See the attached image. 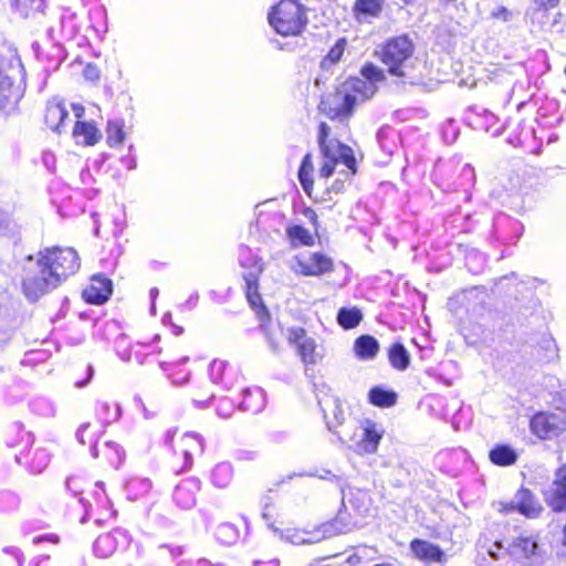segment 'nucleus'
I'll return each mask as SVG.
<instances>
[{
    "label": "nucleus",
    "mask_w": 566,
    "mask_h": 566,
    "mask_svg": "<svg viewBox=\"0 0 566 566\" xmlns=\"http://www.w3.org/2000/svg\"><path fill=\"white\" fill-rule=\"evenodd\" d=\"M93 374H94V368L93 366L88 365L87 366V379L84 380V381H77L75 385L76 387H84L86 386V384L91 380V378L93 377Z\"/></svg>",
    "instance_id": "61"
},
{
    "label": "nucleus",
    "mask_w": 566,
    "mask_h": 566,
    "mask_svg": "<svg viewBox=\"0 0 566 566\" xmlns=\"http://www.w3.org/2000/svg\"><path fill=\"white\" fill-rule=\"evenodd\" d=\"M292 272L303 276H322L334 270V261L322 252L303 251L289 261Z\"/></svg>",
    "instance_id": "8"
},
{
    "label": "nucleus",
    "mask_w": 566,
    "mask_h": 566,
    "mask_svg": "<svg viewBox=\"0 0 566 566\" xmlns=\"http://www.w3.org/2000/svg\"><path fill=\"white\" fill-rule=\"evenodd\" d=\"M168 378L171 380L174 386H182L189 380V373H185L184 375H170L168 374Z\"/></svg>",
    "instance_id": "52"
},
{
    "label": "nucleus",
    "mask_w": 566,
    "mask_h": 566,
    "mask_svg": "<svg viewBox=\"0 0 566 566\" xmlns=\"http://www.w3.org/2000/svg\"><path fill=\"white\" fill-rule=\"evenodd\" d=\"M51 455L45 449H36L33 451L29 462V470L33 474H40L49 465Z\"/></svg>",
    "instance_id": "40"
},
{
    "label": "nucleus",
    "mask_w": 566,
    "mask_h": 566,
    "mask_svg": "<svg viewBox=\"0 0 566 566\" xmlns=\"http://www.w3.org/2000/svg\"><path fill=\"white\" fill-rule=\"evenodd\" d=\"M80 258L72 248L52 247L38 253L35 266L28 269L22 291L30 302H35L56 289L80 269Z\"/></svg>",
    "instance_id": "1"
},
{
    "label": "nucleus",
    "mask_w": 566,
    "mask_h": 566,
    "mask_svg": "<svg viewBox=\"0 0 566 566\" xmlns=\"http://www.w3.org/2000/svg\"><path fill=\"white\" fill-rule=\"evenodd\" d=\"M43 164L46 166L48 169L54 170L55 165V157L52 154L45 153L43 155Z\"/></svg>",
    "instance_id": "56"
},
{
    "label": "nucleus",
    "mask_w": 566,
    "mask_h": 566,
    "mask_svg": "<svg viewBox=\"0 0 566 566\" xmlns=\"http://www.w3.org/2000/svg\"><path fill=\"white\" fill-rule=\"evenodd\" d=\"M346 48V40L339 39L331 48L326 56L321 62V70L323 72H329V70L340 60Z\"/></svg>",
    "instance_id": "37"
},
{
    "label": "nucleus",
    "mask_w": 566,
    "mask_h": 566,
    "mask_svg": "<svg viewBox=\"0 0 566 566\" xmlns=\"http://www.w3.org/2000/svg\"><path fill=\"white\" fill-rule=\"evenodd\" d=\"M235 409L232 400L229 398H221L217 405V413L221 418H229Z\"/></svg>",
    "instance_id": "48"
},
{
    "label": "nucleus",
    "mask_w": 566,
    "mask_h": 566,
    "mask_svg": "<svg viewBox=\"0 0 566 566\" xmlns=\"http://www.w3.org/2000/svg\"><path fill=\"white\" fill-rule=\"evenodd\" d=\"M103 453L106 460L109 462V464L115 468H118V465L123 462L125 457L123 448L112 441L105 442Z\"/></svg>",
    "instance_id": "42"
},
{
    "label": "nucleus",
    "mask_w": 566,
    "mask_h": 566,
    "mask_svg": "<svg viewBox=\"0 0 566 566\" xmlns=\"http://www.w3.org/2000/svg\"><path fill=\"white\" fill-rule=\"evenodd\" d=\"M2 552L4 554L11 555L12 557H15L22 551L15 546H6L2 548Z\"/></svg>",
    "instance_id": "62"
},
{
    "label": "nucleus",
    "mask_w": 566,
    "mask_h": 566,
    "mask_svg": "<svg viewBox=\"0 0 566 566\" xmlns=\"http://www.w3.org/2000/svg\"><path fill=\"white\" fill-rule=\"evenodd\" d=\"M313 169L312 157L310 154H306L298 168V180L303 190L310 197L314 188Z\"/></svg>",
    "instance_id": "32"
},
{
    "label": "nucleus",
    "mask_w": 566,
    "mask_h": 566,
    "mask_svg": "<svg viewBox=\"0 0 566 566\" xmlns=\"http://www.w3.org/2000/svg\"><path fill=\"white\" fill-rule=\"evenodd\" d=\"M132 126L120 116L108 118L106 125L107 142H124L130 136Z\"/></svg>",
    "instance_id": "27"
},
{
    "label": "nucleus",
    "mask_w": 566,
    "mask_h": 566,
    "mask_svg": "<svg viewBox=\"0 0 566 566\" xmlns=\"http://www.w3.org/2000/svg\"><path fill=\"white\" fill-rule=\"evenodd\" d=\"M388 359L390 365L400 371L406 370L410 364L409 353L401 343H395L390 346Z\"/></svg>",
    "instance_id": "30"
},
{
    "label": "nucleus",
    "mask_w": 566,
    "mask_h": 566,
    "mask_svg": "<svg viewBox=\"0 0 566 566\" xmlns=\"http://www.w3.org/2000/svg\"><path fill=\"white\" fill-rule=\"evenodd\" d=\"M59 541H60V538L55 534H45V535L36 536L33 538L34 544H39L42 542H50L52 544H57Z\"/></svg>",
    "instance_id": "53"
},
{
    "label": "nucleus",
    "mask_w": 566,
    "mask_h": 566,
    "mask_svg": "<svg viewBox=\"0 0 566 566\" xmlns=\"http://www.w3.org/2000/svg\"><path fill=\"white\" fill-rule=\"evenodd\" d=\"M111 294L112 281L102 275H95L90 286L84 290L83 297L87 303L99 305L105 303Z\"/></svg>",
    "instance_id": "18"
},
{
    "label": "nucleus",
    "mask_w": 566,
    "mask_h": 566,
    "mask_svg": "<svg viewBox=\"0 0 566 566\" xmlns=\"http://www.w3.org/2000/svg\"><path fill=\"white\" fill-rule=\"evenodd\" d=\"M52 560L49 555H40L30 562L29 566H51Z\"/></svg>",
    "instance_id": "51"
},
{
    "label": "nucleus",
    "mask_w": 566,
    "mask_h": 566,
    "mask_svg": "<svg viewBox=\"0 0 566 566\" xmlns=\"http://www.w3.org/2000/svg\"><path fill=\"white\" fill-rule=\"evenodd\" d=\"M356 356L361 360L374 359L379 352L378 340L370 335H361L354 343Z\"/></svg>",
    "instance_id": "26"
},
{
    "label": "nucleus",
    "mask_w": 566,
    "mask_h": 566,
    "mask_svg": "<svg viewBox=\"0 0 566 566\" xmlns=\"http://www.w3.org/2000/svg\"><path fill=\"white\" fill-rule=\"evenodd\" d=\"M353 10L358 21L370 22L380 15L382 0H356Z\"/></svg>",
    "instance_id": "24"
},
{
    "label": "nucleus",
    "mask_w": 566,
    "mask_h": 566,
    "mask_svg": "<svg viewBox=\"0 0 566 566\" xmlns=\"http://www.w3.org/2000/svg\"><path fill=\"white\" fill-rule=\"evenodd\" d=\"M88 428H90V423L85 422V423L81 424V427L77 429L76 438H77L78 442L82 444L85 443L84 433Z\"/></svg>",
    "instance_id": "59"
},
{
    "label": "nucleus",
    "mask_w": 566,
    "mask_h": 566,
    "mask_svg": "<svg viewBox=\"0 0 566 566\" xmlns=\"http://www.w3.org/2000/svg\"><path fill=\"white\" fill-rule=\"evenodd\" d=\"M517 458V452L507 444H496L489 452L490 461L497 467L513 465Z\"/></svg>",
    "instance_id": "28"
},
{
    "label": "nucleus",
    "mask_w": 566,
    "mask_h": 566,
    "mask_svg": "<svg viewBox=\"0 0 566 566\" xmlns=\"http://www.w3.org/2000/svg\"><path fill=\"white\" fill-rule=\"evenodd\" d=\"M201 489V482L197 478H188L176 485L174 492L175 503L184 510L192 509L197 502V493Z\"/></svg>",
    "instance_id": "15"
},
{
    "label": "nucleus",
    "mask_w": 566,
    "mask_h": 566,
    "mask_svg": "<svg viewBox=\"0 0 566 566\" xmlns=\"http://www.w3.org/2000/svg\"><path fill=\"white\" fill-rule=\"evenodd\" d=\"M129 537L125 530L115 528L109 533L99 535L94 543V553L96 556L107 558L114 554L118 547L128 544Z\"/></svg>",
    "instance_id": "12"
},
{
    "label": "nucleus",
    "mask_w": 566,
    "mask_h": 566,
    "mask_svg": "<svg viewBox=\"0 0 566 566\" xmlns=\"http://www.w3.org/2000/svg\"><path fill=\"white\" fill-rule=\"evenodd\" d=\"M32 408L34 411L45 417H51L55 413L54 406L49 400L43 398L34 400L32 402Z\"/></svg>",
    "instance_id": "45"
},
{
    "label": "nucleus",
    "mask_w": 566,
    "mask_h": 566,
    "mask_svg": "<svg viewBox=\"0 0 566 566\" xmlns=\"http://www.w3.org/2000/svg\"><path fill=\"white\" fill-rule=\"evenodd\" d=\"M315 349V340L311 337H308L307 339H303L297 346L298 355L301 356L302 361L305 365L316 364L317 355Z\"/></svg>",
    "instance_id": "41"
},
{
    "label": "nucleus",
    "mask_w": 566,
    "mask_h": 566,
    "mask_svg": "<svg viewBox=\"0 0 566 566\" xmlns=\"http://www.w3.org/2000/svg\"><path fill=\"white\" fill-rule=\"evenodd\" d=\"M345 501H347L350 509L359 516H367L373 510L371 497L365 490L349 488L347 493H344L343 503H345Z\"/></svg>",
    "instance_id": "19"
},
{
    "label": "nucleus",
    "mask_w": 566,
    "mask_h": 566,
    "mask_svg": "<svg viewBox=\"0 0 566 566\" xmlns=\"http://www.w3.org/2000/svg\"><path fill=\"white\" fill-rule=\"evenodd\" d=\"M239 530L231 523H221L216 528V538L224 545L234 544L239 539Z\"/></svg>",
    "instance_id": "39"
},
{
    "label": "nucleus",
    "mask_w": 566,
    "mask_h": 566,
    "mask_svg": "<svg viewBox=\"0 0 566 566\" xmlns=\"http://www.w3.org/2000/svg\"><path fill=\"white\" fill-rule=\"evenodd\" d=\"M545 499L553 511L566 510V464L556 470L553 483L545 493Z\"/></svg>",
    "instance_id": "13"
},
{
    "label": "nucleus",
    "mask_w": 566,
    "mask_h": 566,
    "mask_svg": "<svg viewBox=\"0 0 566 566\" xmlns=\"http://www.w3.org/2000/svg\"><path fill=\"white\" fill-rule=\"evenodd\" d=\"M102 159L117 171L132 170L136 167L132 144H108V150L103 153Z\"/></svg>",
    "instance_id": "10"
},
{
    "label": "nucleus",
    "mask_w": 566,
    "mask_h": 566,
    "mask_svg": "<svg viewBox=\"0 0 566 566\" xmlns=\"http://www.w3.org/2000/svg\"><path fill=\"white\" fill-rule=\"evenodd\" d=\"M20 506V497L11 491L0 492V511L13 512Z\"/></svg>",
    "instance_id": "43"
},
{
    "label": "nucleus",
    "mask_w": 566,
    "mask_h": 566,
    "mask_svg": "<svg viewBox=\"0 0 566 566\" xmlns=\"http://www.w3.org/2000/svg\"><path fill=\"white\" fill-rule=\"evenodd\" d=\"M233 479V468L229 462H221L214 465L211 470V483L219 489H224L230 485Z\"/></svg>",
    "instance_id": "29"
},
{
    "label": "nucleus",
    "mask_w": 566,
    "mask_h": 566,
    "mask_svg": "<svg viewBox=\"0 0 566 566\" xmlns=\"http://www.w3.org/2000/svg\"><path fill=\"white\" fill-rule=\"evenodd\" d=\"M254 566H279L277 559H271L269 562L255 560Z\"/></svg>",
    "instance_id": "64"
},
{
    "label": "nucleus",
    "mask_w": 566,
    "mask_h": 566,
    "mask_svg": "<svg viewBox=\"0 0 566 566\" xmlns=\"http://www.w3.org/2000/svg\"><path fill=\"white\" fill-rule=\"evenodd\" d=\"M369 401L377 407H391L396 403V394L394 391L385 390L380 387H374L368 394Z\"/></svg>",
    "instance_id": "36"
},
{
    "label": "nucleus",
    "mask_w": 566,
    "mask_h": 566,
    "mask_svg": "<svg viewBox=\"0 0 566 566\" xmlns=\"http://www.w3.org/2000/svg\"><path fill=\"white\" fill-rule=\"evenodd\" d=\"M71 108L73 111L75 120H84L86 118V109L85 107L80 103H72Z\"/></svg>",
    "instance_id": "50"
},
{
    "label": "nucleus",
    "mask_w": 566,
    "mask_h": 566,
    "mask_svg": "<svg viewBox=\"0 0 566 566\" xmlns=\"http://www.w3.org/2000/svg\"><path fill=\"white\" fill-rule=\"evenodd\" d=\"M394 132L391 127L384 126L380 127L377 132V138L378 140L387 139L390 137V133Z\"/></svg>",
    "instance_id": "58"
},
{
    "label": "nucleus",
    "mask_w": 566,
    "mask_h": 566,
    "mask_svg": "<svg viewBox=\"0 0 566 566\" xmlns=\"http://www.w3.org/2000/svg\"><path fill=\"white\" fill-rule=\"evenodd\" d=\"M361 319H363V314L356 307H352V308L342 307L337 314V322L345 329H350V328L356 327L360 323Z\"/></svg>",
    "instance_id": "38"
},
{
    "label": "nucleus",
    "mask_w": 566,
    "mask_h": 566,
    "mask_svg": "<svg viewBox=\"0 0 566 566\" xmlns=\"http://www.w3.org/2000/svg\"><path fill=\"white\" fill-rule=\"evenodd\" d=\"M459 136L460 130L455 122L453 119L448 120V123L442 127L443 142H455Z\"/></svg>",
    "instance_id": "46"
},
{
    "label": "nucleus",
    "mask_w": 566,
    "mask_h": 566,
    "mask_svg": "<svg viewBox=\"0 0 566 566\" xmlns=\"http://www.w3.org/2000/svg\"><path fill=\"white\" fill-rule=\"evenodd\" d=\"M239 263L242 268L247 269L243 273L247 298L250 304L258 306L261 302L259 277L263 272L262 260L253 254L250 248L242 245L239 249Z\"/></svg>",
    "instance_id": "9"
},
{
    "label": "nucleus",
    "mask_w": 566,
    "mask_h": 566,
    "mask_svg": "<svg viewBox=\"0 0 566 566\" xmlns=\"http://www.w3.org/2000/svg\"><path fill=\"white\" fill-rule=\"evenodd\" d=\"M153 484L146 478H132L126 483L127 497L136 501L145 496L151 489Z\"/></svg>",
    "instance_id": "33"
},
{
    "label": "nucleus",
    "mask_w": 566,
    "mask_h": 566,
    "mask_svg": "<svg viewBox=\"0 0 566 566\" xmlns=\"http://www.w3.org/2000/svg\"><path fill=\"white\" fill-rule=\"evenodd\" d=\"M67 118L69 111L62 97L54 96L46 102L44 123L48 128L60 135L65 129Z\"/></svg>",
    "instance_id": "11"
},
{
    "label": "nucleus",
    "mask_w": 566,
    "mask_h": 566,
    "mask_svg": "<svg viewBox=\"0 0 566 566\" xmlns=\"http://www.w3.org/2000/svg\"><path fill=\"white\" fill-rule=\"evenodd\" d=\"M15 223L11 214L0 208V234H7L14 230Z\"/></svg>",
    "instance_id": "47"
},
{
    "label": "nucleus",
    "mask_w": 566,
    "mask_h": 566,
    "mask_svg": "<svg viewBox=\"0 0 566 566\" xmlns=\"http://www.w3.org/2000/svg\"><path fill=\"white\" fill-rule=\"evenodd\" d=\"M560 0H534V2L544 9L554 8L558 4Z\"/></svg>",
    "instance_id": "57"
},
{
    "label": "nucleus",
    "mask_w": 566,
    "mask_h": 566,
    "mask_svg": "<svg viewBox=\"0 0 566 566\" xmlns=\"http://www.w3.org/2000/svg\"><path fill=\"white\" fill-rule=\"evenodd\" d=\"M72 136L75 139L82 138L83 142H99L102 132L93 118L75 120L72 128Z\"/></svg>",
    "instance_id": "23"
},
{
    "label": "nucleus",
    "mask_w": 566,
    "mask_h": 566,
    "mask_svg": "<svg viewBox=\"0 0 566 566\" xmlns=\"http://www.w3.org/2000/svg\"><path fill=\"white\" fill-rule=\"evenodd\" d=\"M199 302V294L197 292L192 293L187 301L181 305L185 310H193Z\"/></svg>",
    "instance_id": "54"
},
{
    "label": "nucleus",
    "mask_w": 566,
    "mask_h": 566,
    "mask_svg": "<svg viewBox=\"0 0 566 566\" xmlns=\"http://www.w3.org/2000/svg\"><path fill=\"white\" fill-rule=\"evenodd\" d=\"M331 127L326 123H321L318 127V140L317 142H326L329 136Z\"/></svg>",
    "instance_id": "55"
},
{
    "label": "nucleus",
    "mask_w": 566,
    "mask_h": 566,
    "mask_svg": "<svg viewBox=\"0 0 566 566\" xmlns=\"http://www.w3.org/2000/svg\"><path fill=\"white\" fill-rule=\"evenodd\" d=\"M306 332L304 328L296 327L289 329V340L290 343H293L296 345V347L300 345V343L303 339H307Z\"/></svg>",
    "instance_id": "49"
},
{
    "label": "nucleus",
    "mask_w": 566,
    "mask_h": 566,
    "mask_svg": "<svg viewBox=\"0 0 566 566\" xmlns=\"http://www.w3.org/2000/svg\"><path fill=\"white\" fill-rule=\"evenodd\" d=\"M361 526V522L353 518L350 513L339 511L333 520L322 525V532L324 536L332 537L340 534H347Z\"/></svg>",
    "instance_id": "17"
},
{
    "label": "nucleus",
    "mask_w": 566,
    "mask_h": 566,
    "mask_svg": "<svg viewBox=\"0 0 566 566\" xmlns=\"http://www.w3.org/2000/svg\"><path fill=\"white\" fill-rule=\"evenodd\" d=\"M322 163L318 169L321 178H329L338 166H344L347 171L340 170L346 177L357 172V159L354 150L347 144H319Z\"/></svg>",
    "instance_id": "6"
},
{
    "label": "nucleus",
    "mask_w": 566,
    "mask_h": 566,
    "mask_svg": "<svg viewBox=\"0 0 566 566\" xmlns=\"http://www.w3.org/2000/svg\"><path fill=\"white\" fill-rule=\"evenodd\" d=\"M310 0H279L268 12L270 27L282 36H297L308 23Z\"/></svg>",
    "instance_id": "3"
},
{
    "label": "nucleus",
    "mask_w": 566,
    "mask_h": 566,
    "mask_svg": "<svg viewBox=\"0 0 566 566\" xmlns=\"http://www.w3.org/2000/svg\"><path fill=\"white\" fill-rule=\"evenodd\" d=\"M286 234L292 243V245H313L314 238L311 232L300 224L291 226L286 229Z\"/></svg>",
    "instance_id": "35"
},
{
    "label": "nucleus",
    "mask_w": 566,
    "mask_h": 566,
    "mask_svg": "<svg viewBox=\"0 0 566 566\" xmlns=\"http://www.w3.org/2000/svg\"><path fill=\"white\" fill-rule=\"evenodd\" d=\"M203 439L201 436L187 432L181 438V452L185 460V468H190L193 462L195 454H201L203 452Z\"/></svg>",
    "instance_id": "20"
},
{
    "label": "nucleus",
    "mask_w": 566,
    "mask_h": 566,
    "mask_svg": "<svg viewBox=\"0 0 566 566\" xmlns=\"http://www.w3.org/2000/svg\"><path fill=\"white\" fill-rule=\"evenodd\" d=\"M361 77H349L338 86L335 92L325 96L319 104V108L331 118H347L352 115L354 107L371 98L378 84L385 82L384 71L367 63L360 69Z\"/></svg>",
    "instance_id": "2"
},
{
    "label": "nucleus",
    "mask_w": 566,
    "mask_h": 566,
    "mask_svg": "<svg viewBox=\"0 0 566 566\" xmlns=\"http://www.w3.org/2000/svg\"><path fill=\"white\" fill-rule=\"evenodd\" d=\"M532 431L539 438L546 439L557 433L556 417L547 413H537L531 420Z\"/></svg>",
    "instance_id": "22"
},
{
    "label": "nucleus",
    "mask_w": 566,
    "mask_h": 566,
    "mask_svg": "<svg viewBox=\"0 0 566 566\" xmlns=\"http://www.w3.org/2000/svg\"><path fill=\"white\" fill-rule=\"evenodd\" d=\"M413 51V43L407 35L391 38L381 48L380 60L390 75L405 77L412 67Z\"/></svg>",
    "instance_id": "4"
},
{
    "label": "nucleus",
    "mask_w": 566,
    "mask_h": 566,
    "mask_svg": "<svg viewBox=\"0 0 566 566\" xmlns=\"http://www.w3.org/2000/svg\"><path fill=\"white\" fill-rule=\"evenodd\" d=\"M542 510L539 501L526 489H520L513 500L504 507L505 512L517 511L527 517L538 516Z\"/></svg>",
    "instance_id": "14"
},
{
    "label": "nucleus",
    "mask_w": 566,
    "mask_h": 566,
    "mask_svg": "<svg viewBox=\"0 0 566 566\" xmlns=\"http://www.w3.org/2000/svg\"><path fill=\"white\" fill-rule=\"evenodd\" d=\"M227 363L224 360L214 359L209 366V375L213 382L218 384L222 380Z\"/></svg>",
    "instance_id": "44"
},
{
    "label": "nucleus",
    "mask_w": 566,
    "mask_h": 566,
    "mask_svg": "<svg viewBox=\"0 0 566 566\" xmlns=\"http://www.w3.org/2000/svg\"><path fill=\"white\" fill-rule=\"evenodd\" d=\"M23 75V65L18 56H0V111H7L17 104L19 92L14 88V83L22 80Z\"/></svg>",
    "instance_id": "7"
},
{
    "label": "nucleus",
    "mask_w": 566,
    "mask_h": 566,
    "mask_svg": "<svg viewBox=\"0 0 566 566\" xmlns=\"http://www.w3.org/2000/svg\"><path fill=\"white\" fill-rule=\"evenodd\" d=\"M384 432L380 424L366 419L360 426L344 429L338 440L358 454H371L377 451Z\"/></svg>",
    "instance_id": "5"
},
{
    "label": "nucleus",
    "mask_w": 566,
    "mask_h": 566,
    "mask_svg": "<svg viewBox=\"0 0 566 566\" xmlns=\"http://www.w3.org/2000/svg\"><path fill=\"white\" fill-rule=\"evenodd\" d=\"M319 406L322 408L327 429L338 436L339 432L337 431V428L345 421V412L342 402L338 398L328 396L319 400ZM340 433H343V431H340Z\"/></svg>",
    "instance_id": "16"
},
{
    "label": "nucleus",
    "mask_w": 566,
    "mask_h": 566,
    "mask_svg": "<svg viewBox=\"0 0 566 566\" xmlns=\"http://www.w3.org/2000/svg\"><path fill=\"white\" fill-rule=\"evenodd\" d=\"M11 9L22 18H29L38 12H43L45 0H10Z\"/></svg>",
    "instance_id": "31"
},
{
    "label": "nucleus",
    "mask_w": 566,
    "mask_h": 566,
    "mask_svg": "<svg viewBox=\"0 0 566 566\" xmlns=\"http://www.w3.org/2000/svg\"><path fill=\"white\" fill-rule=\"evenodd\" d=\"M411 549L418 558L429 563H441L444 559V553L441 548L426 541L415 539L411 543Z\"/></svg>",
    "instance_id": "25"
},
{
    "label": "nucleus",
    "mask_w": 566,
    "mask_h": 566,
    "mask_svg": "<svg viewBox=\"0 0 566 566\" xmlns=\"http://www.w3.org/2000/svg\"><path fill=\"white\" fill-rule=\"evenodd\" d=\"M95 413L101 423L104 426L116 421L120 416V408L117 403H111L107 401H97Z\"/></svg>",
    "instance_id": "34"
},
{
    "label": "nucleus",
    "mask_w": 566,
    "mask_h": 566,
    "mask_svg": "<svg viewBox=\"0 0 566 566\" xmlns=\"http://www.w3.org/2000/svg\"><path fill=\"white\" fill-rule=\"evenodd\" d=\"M265 406V394L260 387L247 388L242 391V401L239 408L243 411L258 413Z\"/></svg>",
    "instance_id": "21"
},
{
    "label": "nucleus",
    "mask_w": 566,
    "mask_h": 566,
    "mask_svg": "<svg viewBox=\"0 0 566 566\" xmlns=\"http://www.w3.org/2000/svg\"><path fill=\"white\" fill-rule=\"evenodd\" d=\"M149 294H150V298H151L150 313H151L153 315H155V314H156L155 301H156V298H157V297H158V295H159V290H158L157 287H153V289L150 290Z\"/></svg>",
    "instance_id": "60"
},
{
    "label": "nucleus",
    "mask_w": 566,
    "mask_h": 566,
    "mask_svg": "<svg viewBox=\"0 0 566 566\" xmlns=\"http://www.w3.org/2000/svg\"><path fill=\"white\" fill-rule=\"evenodd\" d=\"M509 14L510 13H509L507 9L504 7H501L496 12L493 13V17L503 18L504 20H506Z\"/></svg>",
    "instance_id": "63"
}]
</instances>
